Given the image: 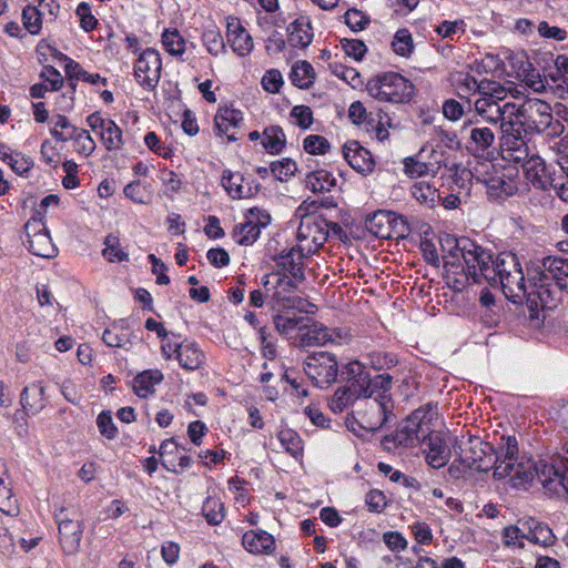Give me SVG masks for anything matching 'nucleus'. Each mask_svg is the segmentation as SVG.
Segmentation results:
<instances>
[{
    "label": "nucleus",
    "instance_id": "1",
    "mask_svg": "<svg viewBox=\"0 0 568 568\" xmlns=\"http://www.w3.org/2000/svg\"><path fill=\"white\" fill-rule=\"evenodd\" d=\"M439 244L446 273H455V268L464 270L466 266L474 283L485 280L500 287L513 303L525 296V277L516 254L503 252L494 257L469 237H456L447 233L439 236Z\"/></svg>",
    "mask_w": 568,
    "mask_h": 568
},
{
    "label": "nucleus",
    "instance_id": "2",
    "mask_svg": "<svg viewBox=\"0 0 568 568\" xmlns=\"http://www.w3.org/2000/svg\"><path fill=\"white\" fill-rule=\"evenodd\" d=\"M493 476L498 480L507 479L516 488H525L536 477L546 494L557 497L568 495V448L549 460L534 463L529 458H518L516 437H501Z\"/></svg>",
    "mask_w": 568,
    "mask_h": 568
},
{
    "label": "nucleus",
    "instance_id": "3",
    "mask_svg": "<svg viewBox=\"0 0 568 568\" xmlns=\"http://www.w3.org/2000/svg\"><path fill=\"white\" fill-rule=\"evenodd\" d=\"M455 183L465 193L469 192L468 182L476 180L487 189V194L494 200H503L518 191L519 176L516 168L495 164L491 160L469 162V169H462L455 174Z\"/></svg>",
    "mask_w": 568,
    "mask_h": 568
},
{
    "label": "nucleus",
    "instance_id": "4",
    "mask_svg": "<svg viewBox=\"0 0 568 568\" xmlns=\"http://www.w3.org/2000/svg\"><path fill=\"white\" fill-rule=\"evenodd\" d=\"M437 417V407L432 404L415 409L397 427L393 435L386 436L383 445L386 449L397 447H413L429 433V427L434 418Z\"/></svg>",
    "mask_w": 568,
    "mask_h": 568
},
{
    "label": "nucleus",
    "instance_id": "5",
    "mask_svg": "<svg viewBox=\"0 0 568 568\" xmlns=\"http://www.w3.org/2000/svg\"><path fill=\"white\" fill-rule=\"evenodd\" d=\"M544 272L539 274L538 281L532 277L529 282V288L525 285L526 294L517 303L531 295H536L541 305L546 306L549 302L554 301L548 281L555 282L560 291L568 292V258L548 256L542 262Z\"/></svg>",
    "mask_w": 568,
    "mask_h": 568
},
{
    "label": "nucleus",
    "instance_id": "6",
    "mask_svg": "<svg viewBox=\"0 0 568 568\" xmlns=\"http://www.w3.org/2000/svg\"><path fill=\"white\" fill-rule=\"evenodd\" d=\"M367 93L375 100L389 103H406L414 95V84L397 72H382L366 83Z\"/></svg>",
    "mask_w": 568,
    "mask_h": 568
},
{
    "label": "nucleus",
    "instance_id": "7",
    "mask_svg": "<svg viewBox=\"0 0 568 568\" xmlns=\"http://www.w3.org/2000/svg\"><path fill=\"white\" fill-rule=\"evenodd\" d=\"M527 133H546L558 136L564 132L562 123L554 119L550 105L537 98H527L520 92Z\"/></svg>",
    "mask_w": 568,
    "mask_h": 568
},
{
    "label": "nucleus",
    "instance_id": "8",
    "mask_svg": "<svg viewBox=\"0 0 568 568\" xmlns=\"http://www.w3.org/2000/svg\"><path fill=\"white\" fill-rule=\"evenodd\" d=\"M513 85L494 81L484 87L481 94L474 101L475 116L490 125H498L503 111L510 98Z\"/></svg>",
    "mask_w": 568,
    "mask_h": 568
},
{
    "label": "nucleus",
    "instance_id": "9",
    "mask_svg": "<svg viewBox=\"0 0 568 568\" xmlns=\"http://www.w3.org/2000/svg\"><path fill=\"white\" fill-rule=\"evenodd\" d=\"M296 214L301 217L297 245L305 253L313 254L328 240L329 222L322 215L306 213L303 205L297 209Z\"/></svg>",
    "mask_w": 568,
    "mask_h": 568
},
{
    "label": "nucleus",
    "instance_id": "10",
    "mask_svg": "<svg viewBox=\"0 0 568 568\" xmlns=\"http://www.w3.org/2000/svg\"><path fill=\"white\" fill-rule=\"evenodd\" d=\"M460 132L467 133L466 149L474 156V161L491 160L496 136L491 128L480 125V120L470 118L464 122Z\"/></svg>",
    "mask_w": 568,
    "mask_h": 568
},
{
    "label": "nucleus",
    "instance_id": "11",
    "mask_svg": "<svg viewBox=\"0 0 568 568\" xmlns=\"http://www.w3.org/2000/svg\"><path fill=\"white\" fill-rule=\"evenodd\" d=\"M304 372L314 386L327 388L337 378V359L332 353L314 352L304 359Z\"/></svg>",
    "mask_w": 568,
    "mask_h": 568
},
{
    "label": "nucleus",
    "instance_id": "12",
    "mask_svg": "<svg viewBox=\"0 0 568 568\" xmlns=\"http://www.w3.org/2000/svg\"><path fill=\"white\" fill-rule=\"evenodd\" d=\"M455 454L464 468L487 471L491 465L493 447L478 437H463L454 446Z\"/></svg>",
    "mask_w": 568,
    "mask_h": 568
},
{
    "label": "nucleus",
    "instance_id": "13",
    "mask_svg": "<svg viewBox=\"0 0 568 568\" xmlns=\"http://www.w3.org/2000/svg\"><path fill=\"white\" fill-rule=\"evenodd\" d=\"M351 339L349 329L344 327L329 328L310 318V322H305V327L300 333L297 344L301 347L326 346L328 344L344 345L348 344Z\"/></svg>",
    "mask_w": 568,
    "mask_h": 568
},
{
    "label": "nucleus",
    "instance_id": "14",
    "mask_svg": "<svg viewBox=\"0 0 568 568\" xmlns=\"http://www.w3.org/2000/svg\"><path fill=\"white\" fill-rule=\"evenodd\" d=\"M393 400L384 392L366 403V408L358 413L359 425L368 432H376L386 425L393 416Z\"/></svg>",
    "mask_w": 568,
    "mask_h": 568
},
{
    "label": "nucleus",
    "instance_id": "15",
    "mask_svg": "<svg viewBox=\"0 0 568 568\" xmlns=\"http://www.w3.org/2000/svg\"><path fill=\"white\" fill-rule=\"evenodd\" d=\"M162 59L158 50L148 48L134 63V75L141 87L146 90L154 89L161 78Z\"/></svg>",
    "mask_w": 568,
    "mask_h": 568
},
{
    "label": "nucleus",
    "instance_id": "16",
    "mask_svg": "<svg viewBox=\"0 0 568 568\" xmlns=\"http://www.w3.org/2000/svg\"><path fill=\"white\" fill-rule=\"evenodd\" d=\"M27 247L30 253L43 258H52L58 254V248L52 243L49 231L41 220L32 219L27 222Z\"/></svg>",
    "mask_w": 568,
    "mask_h": 568
},
{
    "label": "nucleus",
    "instance_id": "17",
    "mask_svg": "<svg viewBox=\"0 0 568 568\" xmlns=\"http://www.w3.org/2000/svg\"><path fill=\"white\" fill-rule=\"evenodd\" d=\"M55 521L59 530V542L63 552L68 556L78 554L83 535L82 521L68 518L64 509L55 514Z\"/></svg>",
    "mask_w": 568,
    "mask_h": 568
},
{
    "label": "nucleus",
    "instance_id": "18",
    "mask_svg": "<svg viewBox=\"0 0 568 568\" xmlns=\"http://www.w3.org/2000/svg\"><path fill=\"white\" fill-rule=\"evenodd\" d=\"M85 121L90 129L99 134L101 142L108 151H116L123 146L122 130L113 120L103 118L99 112H94Z\"/></svg>",
    "mask_w": 568,
    "mask_h": 568
},
{
    "label": "nucleus",
    "instance_id": "19",
    "mask_svg": "<svg viewBox=\"0 0 568 568\" xmlns=\"http://www.w3.org/2000/svg\"><path fill=\"white\" fill-rule=\"evenodd\" d=\"M49 399L45 396V386L43 382L38 381L27 385L20 394V404L22 410H17L16 419L26 420L28 415H37L48 405Z\"/></svg>",
    "mask_w": 568,
    "mask_h": 568
},
{
    "label": "nucleus",
    "instance_id": "20",
    "mask_svg": "<svg viewBox=\"0 0 568 568\" xmlns=\"http://www.w3.org/2000/svg\"><path fill=\"white\" fill-rule=\"evenodd\" d=\"M501 134L526 132V123L520 101V91L513 87L510 98L498 123Z\"/></svg>",
    "mask_w": 568,
    "mask_h": 568
},
{
    "label": "nucleus",
    "instance_id": "21",
    "mask_svg": "<svg viewBox=\"0 0 568 568\" xmlns=\"http://www.w3.org/2000/svg\"><path fill=\"white\" fill-rule=\"evenodd\" d=\"M399 225H404L402 216L384 210L374 212L365 221L368 232L379 239H390L394 235H400L397 230Z\"/></svg>",
    "mask_w": 568,
    "mask_h": 568
},
{
    "label": "nucleus",
    "instance_id": "22",
    "mask_svg": "<svg viewBox=\"0 0 568 568\" xmlns=\"http://www.w3.org/2000/svg\"><path fill=\"white\" fill-rule=\"evenodd\" d=\"M346 387L358 399L372 398L376 388H381L384 393L390 389L392 377L388 374H379L372 379L369 374H366L356 378H348Z\"/></svg>",
    "mask_w": 568,
    "mask_h": 568
},
{
    "label": "nucleus",
    "instance_id": "23",
    "mask_svg": "<svg viewBox=\"0 0 568 568\" xmlns=\"http://www.w3.org/2000/svg\"><path fill=\"white\" fill-rule=\"evenodd\" d=\"M308 253H305L304 250L297 245V247H291L290 250H284L275 261V271L273 273H284V275H292L297 281H304V257L308 256Z\"/></svg>",
    "mask_w": 568,
    "mask_h": 568
},
{
    "label": "nucleus",
    "instance_id": "24",
    "mask_svg": "<svg viewBox=\"0 0 568 568\" xmlns=\"http://www.w3.org/2000/svg\"><path fill=\"white\" fill-rule=\"evenodd\" d=\"M343 155L351 168L363 175L371 174L375 169L372 153L355 140H349L343 145Z\"/></svg>",
    "mask_w": 568,
    "mask_h": 568
},
{
    "label": "nucleus",
    "instance_id": "25",
    "mask_svg": "<svg viewBox=\"0 0 568 568\" xmlns=\"http://www.w3.org/2000/svg\"><path fill=\"white\" fill-rule=\"evenodd\" d=\"M242 111L232 106H220L214 116V130L217 135H225L229 141H236L235 130L243 124Z\"/></svg>",
    "mask_w": 568,
    "mask_h": 568
},
{
    "label": "nucleus",
    "instance_id": "26",
    "mask_svg": "<svg viewBox=\"0 0 568 568\" xmlns=\"http://www.w3.org/2000/svg\"><path fill=\"white\" fill-rule=\"evenodd\" d=\"M226 38L234 53L246 57L253 50V39L239 18H227Z\"/></svg>",
    "mask_w": 568,
    "mask_h": 568
},
{
    "label": "nucleus",
    "instance_id": "27",
    "mask_svg": "<svg viewBox=\"0 0 568 568\" xmlns=\"http://www.w3.org/2000/svg\"><path fill=\"white\" fill-rule=\"evenodd\" d=\"M425 439L426 448L424 453L427 464L436 469L444 467L449 462L452 455L445 439L430 429Z\"/></svg>",
    "mask_w": 568,
    "mask_h": 568
},
{
    "label": "nucleus",
    "instance_id": "28",
    "mask_svg": "<svg viewBox=\"0 0 568 568\" xmlns=\"http://www.w3.org/2000/svg\"><path fill=\"white\" fill-rule=\"evenodd\" d=\"M270 276L274 280L273 298L277 303H287L284 307H295L296 302L301 298L294 296V294L303 281H297L294 276L284 275V273H271Z\"/></svg>",
    "mask_w": 568,
    "mask_h": 568
},
{
    "label": "nucleus",
    "instance_id": "29",
    "mask_svg": "<svg viewBox=\"0 0 568 568\" xmlns=\"http://www.w3.org/2000/svg\"><path fill=\"white\" fill-rule=\"evenodd\" d=\"M524 173L527 181L536 189L549 190L556 173H550L544 160L536 155L525 164Z\"/></svg>",
    "mask_w": 568,
    "mask_h": 568
},
{
    "label": "nucleus",
    "instance_id": "30",
    "mask_svg": "<svg viewBox=\"0 0 568 568\" xmlns=\"http://www.w3.org/2000/svg\"><path fill=\"white\" fill-rule=\"evenodd\" d=\"M494 80L483 79L477 81L475 77L469 73L459 72L453 78V85L456 89L457 95L462 100H466L468 106L471 105L470 95L477 93L478 97L484 91V87L491 84Z\"/></svg>",
    "mask_w": 568,
    "mask_h": 568
},
{
    "label": "nucleus",
    "instance_id": "31",
    "mask_svg": "<svg viewBox=\"0 0 568 568\" xmlns=\"http://www.w3.org/2000/svg\"><path fill=\"white\" fill-rule=\"evenodd\" d=\"M244 548L254 555H270L275 550L274 537L265 530H248L242 537Z\"/></svg>",
    "mask_w": 568,
    "mask_h": 568
},
{
    "label": "nucleus",
    "instance_id": "32",
    "mask_svg": "<svg viewBox=\"0 0 568 568\" xmlns=\"http://www.w3.org/2000/svg\"><path fill=\"white\" fill-rule=\"evenodd\" d=\"M521 525L524 528L527 529L525 539H527L530 542L540 545L542 547H550L557 540L551 528L547 524L541 523L535 518L530 517L521 521Z\"/></svg>",
    "mask_w": 568,
    "mask_h": 568
},
{
    "label": "nucleus",
    "instance_id": "33",
    "mask_svg": "<svg viewBox=\"0 0 568 568\" xmlns=\"http://www.w3.org/2000/svg\"><path fill=\"white\" fill-rule=\"evenodd\" d=\"M50 132L58 141L65 142L68 140H73L77 152L84 156H89L95 150L97 145L94 140L90 135L89 131L84 129H72V132H69L68 134L58 130H51Z\"/></svg>",
    "mask_w": 568,
    "mask_h": 568
},
{
    "label": "nucleus",
    "instance_id": "34",
    "mask_svg": "<svg viewBox=\"0 0 568 568\" xmlns=\"http://www.w3.org/2000/svg\"><path fill=\"white\" fill-rule=\"evenodd\" d=\"M221 183L232 199H247L254 194L250 183L244 184V178L241 173L225 170L223 171Z\"/></svg>",
    "mask_w": 568,
    "mask_h": 568
},
{
    "label": "nucleus",
    "instance_id": "35",
    "mask_svg": "<svg viewBox=\"0 0 568 568\" xmlns=\"http://www.w3.org/2000/svg\"><path fill=\"white\" fill-rule=\"evenodd\" d=\"M288 43L294 48L304 49L313 39L312 26L307 18L300 17L287 27Z\"/></svg>",
    "mask_w": 568,
    "mask_h": 568
},
{
    "label": "nucleus",
    "instance_id": "36",
    "mask_svg": "<svg viewBox=\"0 0 568 568\" xmlns=\"http://www.w3.org/2000/svg\"><path fill=\"white\" fill-rule=\"evenodd\" d=\"M176 359L184 369L195 371L204 364L205 355L195 342L185 339L183 341Z\"/></svg>",
    "mask_w": 568,
    "mask_h": 568
},
{
    "label": "nucleus",
    "instance_id": "37",
    "mask_svg": "<svg viewBox=\"0 0 568 568\" xmlns=\"http://www.w3.org/2000/svg\"><path fill=\"white\" fill-rule=\"evenodd\" d=\"M163 381V374L159 369H148L138 374L132 381V388L134 393L141 397L146 398L154 394L155 385Z\"/></svg>",
    "mask_w": 568,
    "mask_h": 568
},
{
    "label": "nucleus",
    "instance_id": "38",
    "mask_svg": "<svg viewBox=\"0 0 568 568\" xmlns=\"http://www.w3.org/2000/svg\"><path fill=\"white\" fill-rule=\"evenodd\" d=\"M305 322H310L308 317L304 316H296L286 314H276L273 316V323L275 326V329L281 334L285 336H291L292 334L296 333L297 341L300 339V333H302L303 328L305 327Z\"/></svg>",
    "mask_w": 568,
    "mask_h": 568
},
{
    "label": "nucleus",
    "instance_id": "39",
    "mask_svg": "<svg viewBox=\"0 0 568 568\" xmlns=\"http://www.w3.org/2000/svg\"><path fill=\"white\" fill-rule=\"evenodd\" d=\"M262 145L270 154H280L286 145V136L278 125H271L263 131Z\"/></svg>",
    "mask_w": 568,
    "mask_h": 568
},
{
    "label": "nucleus",
    "instance_id": "40",
    "mask_svg": "<svg viewBox=\"0 0 568 568\" xmlns=\"http://www.w3.org/2000/svg\"><path fill=\"white\" fill-rule=\"evenodd\" d=\"M162 45L170 55L176 57L182 61L185 60L183 55L187 49V42L176 29L164 30L162 33Z\"/></svg>",
    "mask_w": 568,
    "mask_h": 568
},
{
    "label": "nucleus",
    "instance_id": "41",
    "mask_svg": "<svg viewBox=\"0 0 568 568\" xmlns=\"http://www.w3.org/2000/svg\"><path fill=\"white\" fill-rule=\"evenodd\" d=\"M315 79V71L312 64L305 60L297 61L291 70L290 80L300 89H308Z\"/></svg>",
    "mask_w": 568,
    "mask_h": 568
},
{
    "label": "nucleus",
    "instance_id": "42",
    "mask_svg": "<svg viewBox=\"0 0 568 568\" xmlns=\"http://www.w3.org/2000/svg\"><path fill=\"white\" fill-rule=\"evenodd\" d=\"M7 479L6 463L0 459V510L11 515L16 510V498L12 495L10 484Z\"/></svg>",
    "mask_w": 568,
    "mask_h": 568
},
{
    "label": "nucleus",
    "instance_id": "43",
    "mask_svg": "<svg viewBox=\"0 0 568 568\" xmlns=\"http://www.w3.org/2000/svg\"><path fill=\"white\" fill-rule=\"evenodd\" d=\"M126 329L125 320L114 322L111 327L103 332L102 339L110 347H124L129 342V335L125 333Z\"/></svg>",
    "mask_w": 568,
    "mask_h": 568
},
{
    "label": "nucleus",
    "instance_id": "44",
    "mask_svg": "<svg viewBox=\"0 0 568 568\" xmlns=\"http://www.w3.org/2000/svg\"><path fill=\"white\" fill-rule=\"evenodd\" d=\"M202 514L207 524L212 526L220 525L225 518L224 504L215 497L209 496L203 503Z\"/></svg>",
    "mask_w": 568,
    "mask_h": 568
},
{
    "label": "nucleus",
    "instance_id": "45",
    "mask_svg": "<svg viewBox=\"0 0 568 568\" xmlns=\"http://www.w3.org/2000/svg\"><path fill=\"white\" fill-rule=\"evenodd\" d=\"M335 183L333 174L325 170L311 172L306 176V185L313 192H329Z\"/></svg>",
    "mask_w": 568,
    "mask_h": 568
},
{
    "label": "nucleus",
    "instance_id": "46",
    "mask_svg": "<svg viewBox=\"0 0 568 568\" xmlns=\"http://www.w3.org/2000/svg\"><path fill=\"white\" fill-rule=\"evenodd\" d=\"M21 21L23 28L31 36H38L41 33L44 19L41 17V13L36 6L29 3L22 9Z\"/></svg>",
    "mask_w": 568,
    "mask_h": 568
},
{
    "label": "nucleus",
    "instance_id": "47",
    "mask_svg": "<svg viewBox=\"0 0 568 568\" xmlns=\"http://www.w3.org/2000/svg\"><path fill=\"white\" fill-rule=\"evenodd\" d=\"M278 440L281 446L294 458H298L303 454V440L301 436L291 428L280 430Z\"/></svg>",
    "mask_w": 568,
    "mask_h": 568
},
{
    "label": "nucleus",
    "instance_id": "48",
    "mask_svg": "<svg viewBox=\"0 0 568 568\" xmlns=\"http://www.w3.org/2000/svg\"><path fill=\"white\" fill-rule=\"evenodd\" d=\"M202 42L207 52L212 55L216 57L225 51L224 39L215 26L209 27L203 31Z\"/></svg>",
    "mask_w": 568,
    "mask_h": 568
},
{
    "label": "nucleus",
    "instance_id": "49",
    "mask_svg": "<svg viewBox=\"0 0 568 568\" xmlns=\"http://www.w3.org/2000/svg\"><path fill=\"white\" fill-rule=\"evenodd\" d=\"M261 230L246 220L244 223L235 225L233 230V239L240 245H252L260 236Z\"/></svg>",
    "mask_w": 568,
    "mask_h": 568
},
{
    "label": "nucleus",
    "instance_id": "50",
    "mask_svg": "<svg viewBox=\"0 0 568 568\" xmlns=\"http://www.w3.org/2000/svg\"><path fill=\"white\" fill-rule=\"evenodd\" d=\"M392 47L396 54L408 57L414 48L412 33L407 29L397 30Z\"/></svg>",
    "mask_w": 568,
    "mask_h": 568
},
{
    "label": "nucleus",
    "instance_id": "51",
    "mask_svg": "<svg viewBox=\"0 0 568 568\" xmlns=\"http://www.w3.org/2000/svg\"><path fill=\"white\" fill-rule=\"evenodd\" d=\"M418 158L424 160L426 164L433 169L432 174H436L442 166H448V162L444 153L434 148H423L418 153Z\"/></svg>",
    "mask_w": 568,
    "mask_h": 568
},
{
    "label": "nucleus",
    "instance_id": "52",
    "mask_svg": "<svg viewBox=\"0 0 568 568\" xmlns=\"http://www.w3.org/2000/svg\"><path fill=\"white\" fill-rule=\"evenodd\" d=\"M102 255L109 262H123L129 260L128 253L123 252L119 246V239L112 234L104 240V248Z\"/></svg>",
    "mask_w": 568,
    "mask_h": 568
},
{
    "label": "nucleus",
    "instance_id": "53",
    "mask_svg": "<svg viewBox=\"0 0 568 568\" xmlns=\"http://www.w3.org/2000/svg\"><path fill=\"white\" fill-rule=\"evenodd\" d=\"M297 170L296 163L288 159H282L281 161L272 162L270 171L278 181H287L292 178Z\"/></svg>",
    "mask_w": 568,
    "mask_h": 568
},
{
    "label": "nucleus",
    "instance_id": "54",
    "mask_svg": "<svg viewBox=\"0 0 568 568\" xmlns=\"http://www.w3.org/2000/svg\"><path fill=\"white\" fill-rule=\"evenodd\" d=\"M346 386L337 388L329 400V408L334 413H342L345 408L352 405L355 400H357Z\"/></svg>",
    "mask_w": 568,
    "mask_h": 568
},
{
    "label": "nucleus",
    "instance_id": "55",
    "mask_svg": "<svg viewBox=\"0 0 568 568\" xmlns=\"http://www.w3.org/2000/svg\"><path fill=\"white\" fill-rule=\"evenodd\" d=\"M290 118L292 122L302 130L310 129L314 120L312 109L304 104L293 106L290 112Z\"/></svg>",
    "mask_w": 568,
    "mask_h": 568
},
{
    "label": "nucleus",
    "instance_id": "56",
    "mask_svg": "<svg viewBox=\"0 0 568 568\" xmlns=\"http://www.w3.org/2000/svg\"><path fill=\"white\" fill-rule=\"evenodd\" d=\"M436 189L425 182H417L410 189L412 196L420 204L432 205L436 197Z\"/></svg>",
    "mask_w": 568,
    "mask_h": 568
},
{
    "label": "nucleus",
    "instance_id": "57",
    "mask_svg": "<svg viewBox=\"0 0 568 568\" xmlns=\"http://www.w3.org/2000/svg\"><path fill=\"white\" fill-rule=\"evenodd\" d=\"M528 133L526 132H514L501 134V154L507 155L508 153H511L515 150H518L519 148H523L527 145V142L525 140L526 135Z\"/></svg>",
    "mask_w": 568,
    "mask_h": 568
},
{
    "label": "nucleus",
    "instance_id": "58",
    "mask_svg": "<svg viewBox=\"0 0 568 568\" xmlns=\"http://www.w3.org/2000/svg\"><path fill=\"white\" fill-rule=\"evenodd\" d=\"M464 20L443 21L436 27V32L443 38L454 39L465 33Z\"/></svg>",
    "mask_w": 568,
    "mask_h": 568
},
{
    "label": "nucleus",
    "instance_id": "59",
    "mask_svg": "<svg viewBox=\"0 0 568 568\" xmlns=\"http://www.w3.org/2000/svg\"><path fill=\"white\" fill-rule=\"evenodd\" d=\"M77 17L80 19V27L83 31L90 32L95 29L98 24L97 18L91 12V7L88 2H81L75 10Z\"/></svg>",
    "mask_w": 568,
    "mask_h": 568
},
{
    "label": "nucleus",
    "instance_id": "60",
    "mask_svg": "<svg viewBox=\"0 0 568 568\" xmlns=\"http://www.w3.org/2000/svg\"><path fill=\"white\" fill-rule=\"evenodd\" d=\"M345 23L355 32L364 30L369 23L368 17L361 10L349 9L344 14Z\"/></svg>",
    "mask_w": 568,
    "mask_h": 568
},
{
    "label": "nucleus",
    "instance_id": "61",
    "mask_svg": "<svg viewBox=\"0 0 568 568\" xmlns=\"http://www.w3.org/2000/svg\"><path fill=\"white\" fill-rule=\"evenodd\" d=\"M30 3L37 7L41 17L47 21H54L60 11L57 0H32Z\"/></svg>",
    "mask_w": 568,
    "mask_h": 568
},
{
    "label": "nucleus",
    "instance_id": "62",
    "mask_svg": "<svg viewBox=\"0 0 568 568\" xmlns=\"http://www.w3.org/2000/svg\"><path fill=\"white\" fill-rule=\"evenodd\" d=\"M341 43L345 54L356 61H361L367 51V47L362 40L344 39Z\"/></svg>",
    "mask_w": 568,
    "mask_h": 568
},
{
    "label": "nucleus",
    "instance_id": "63",
    "mask_svg": "<svg viewBox=\"0 0 568 568\" xmlns=\"http://www.w3.org/2000/svg\"><path fill=\"white\" fill-rule=\"evenodd\" d=\"M304 150L310 154H325L329 142L322 135H308L304 139Z\"/></svg>",
    "mask_w": 568,
    "mask_h": 568
},
{
    "label": "nucleus",
    "instance_id": "64",
    "mask_svg": "<svg viewBox=\"0 0 568 568\" xmlns=\"http://www.w3.org/2000/svg\"><path fill=\"white\" fill-rule=\"evenodd\" d=\"M283 83L282 73L276 69L267 70L261 81L263 89L268 93L280 92Z\"/></svg>",
    "mask_w": 568,
    "mask_h": 568
}]
</instances>
